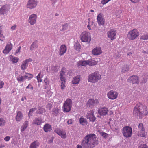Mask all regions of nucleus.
I'll use <instances>...</instances> for the list:
<instances>
[{"mask_svg": "<svg viewBox=\"0 0 148 148\" xmlns=\"http://www.w3.org/2000/svg\"><path fill=\"white\" fill-rule=\"evenodd\" d=\"M87 65V61H81L77 62V66L80 67V66H86Z\"/></svg>", "mask_w": 148, "mask_h": 148, "instance_id": "29", "label": "nucleus"}, {"mask_svg": "<svg viewBox=\"0 0 148 148\" xmlns=\"http://www.w3.org/2000/svg\"><path fill=\"white\" fill-rule=\"evenodd\" d=\"M31 86V85L30 84H29L28 85V86H27L26 87V89L30 88Z\"/></svg>", "mask_w": 148, "mask_h": 148, "instance_id": "64", "label": "nucleus"}, {"mask_svg": "<svg viewBox=\"0 0 148 148\" xmlns=\"http://www.w3.org/2000/svg\"><path fill=\"white\" fill-rule=\"evenodd\" d=\"M32 60L31 58H29L28 59H26L25 61H23L25 62L26 64H27L29 62H31Z\"/></svg>", "mask_w": 148, "mask_h": 148, "instance_id": "51", "label": "nucleus"}, {"mask_svg": "<svg viewBox=\"0 0 148 148\" xmlns=\"http://www.w3.org/2000/svg\"><path fill=\"white\" fill-rule=\"evenodd\" d=\"M79 122L80 124L82 125H85L87 123V121L86 119L81 117L79 119Z\"/></svg>", "mask_w": 148, "mask_h": 148, "instance_id": "35", "label": "nucleus"}, {"mask_svg": "<svg viewBox=\"0 0 148 148\" xmlns=\"http://www.w3.org/2000/svg\"><path fill=\"white\" fill-rule=\"evenodd\" d=\"M67 50V48L64 45H62L60 47L59 50V54L62 56L65 53Z\"/></svg>", "mask_w": 148, "mask_h": 148, "instance_id": "20", "label": "nucleus"}, {"mask_svg": "<svg viewBox=\"0 0 148 148\" xmlns=\"http://www.w3.org/2000/svg\"><path fill=\"white\" fill-rule=\"evenodd\" d=\"M28 126V122L27 121H25L23 123V125L22 126L21 131V132L24 131L26 128Z\"/></svg>", "mask_w": 148, "mask_h": 148, "instance_id": "33", "label": "nucleus"}, {"mask_svg": "<svg viewBox=\"0 0 148 148\" xmlns=\"http://www.w3.org/2000/svg\"><path fill=\"white\" fill-rule=\"evenodd\" d=\"M25 79V76L20 75L17 78V80L18 82H23Z\"/></svg>", "mask_w": 148, "mask_h": 148, "instance_id": "37", "label": "nucleus"}, {"mask_svg": "<svg viewBox=\"0 0 148 148\" xmlns=\"http://www.w3.org/2000/svg\"><path fill=\"white\" fill-rule=\"evenodd\" d=\"M4 85V82L3 81H1L0 83V88H2Z\"/></svg>", "mask_w": 148, "mask_h": 148, "instance_id": "59", "label": "nucleus"}, {"mask_svg": "<svg viewBox=\"0 0 148 148\" xmlns=\"http://www.w3.org/2000/svg\"><path fill=\"white\" fill-rule=\"evenodd\" d=\"M102 53L101 49L99 47H96L92 50V53L94 55H98L101 54Z\"/></svg>", "mask_w": 148, "mask_h": 148, "instance_id": "21", "label": "nucleus"}, {"mask_svg": "<svg viewBox=\"0 0 148 148\" xmlns=\"http://www.w3.org/2000/svg\"><path fill=\"white\" fill-rule=\"evenodd\" d=\"M67 123L68 124H72V119H70L67 121Z\"/></svg>", "mask_w": 148, "mask_h": 148, "instance_id": "58", "label": "nucleus"}, {"mask_svg": "<svg viewBox=\"0 0 148 148\" xmlns=\"http://www.w3.org/2000/svg\"><path fill=\"white\" fill-rule=\"evenodd\" d=\"M9 60L12 62L13 63H16L18 61V58L17 57L13 56L12 55L9 56Z\"/></svg>", "mask_w": 148, "mask_h": 148, "instance_id": "28", "label": "nucleus"}, {"mask_svg": "<svg viewBox=\"0 0 148 148\" xmlns=\"http://www.w3.org/2000/svg\"><path fill=\"white\" fill-rule=\"evenodd\" d=\"M45 110L44 108H39L38 110L36 111L37 114H41L45 112Z\"/></svg>", "mask_w": 148, "mask_h": 148, "instance_id": "38", "label": "nucleus"}, {"mask_svg": "<svg viewBox=\"0 0 148 148\" xmlns=\"http://www.w3.org/2000/svg\"><path fill=\"white\" fill-rule=\"evenodd\" d=\"M65 68H63L62 70L60 72V80L64 81V79H66L65 78Z\"/></svg>", "mask_w": 148, "mask_h": 148, "instance_id": "24", "label": "nucleus"}, {"mask_svg": "<svg viewBox=\"0 0 148 148\" xmlns=\"http://www.w3.org/2000/svg\"><path fill=\"white\" fill-rule=\"evenodd\" d=\"M68 27V25L67 24H65L62 26V27L61 31H64L67 29Z\"/></svg>", "mask_w": 148, "mask_h": 148, "instance_id": "47", "label": "nucleus"}, {"mask_svg": "<svg viewBox=\"0 0 148 148\" xmlns=\"http://www.w3.org/2000/svg\"><path fill=\"white\" fill-rule=\"evenodd\" d=\"M138 148H147V147L145 144H144V145H141Z\"/></svg>", "mask_w": 148, "mask_h": 148, "instance_id": "52", "label": "nucleus"}, {"mask_svg": "<svg viewBox=\"0 0 148 148\" xmlns=\"http://www.w3.org/2000/svg\"><path fill=\"white\" fill-rule=\"evenodd\" d=\"M108 111L107 108L103 107L99 108L98 110V113L101 115H106L107 114Z\"/></svg>", "mask_w": 148, "mask_h": 148, "instance_id": "18", "label": "nucleus"}, {"mask_svg": "<svg viewBox=\"0 0 148 148\" xmlns=\"http://www.w3.org/2000/svg\"><path fill=\"white\" fill-rule=\"evenodd\" d=\"M94 112L93 110H90L88 112L86 115V118L89 119L90 121L94 122L96 119L94 115Z\"/></svg>", "mask_w": 148, "mask_h": 148, "instance_id": "13", "label": "nucleus"}, {"mask_svg": "<svg viewBox=\"0 0 148 148\" xmlns=\"http://www.w3.org/2000/svg\"><path fill=\"white\" fill-rule=\"evenodd\" d=\"M97 19L98 23L99 25H103L104 24L105 19L102 14H99L97 16Z\"/></svg>", "mask_w": 148, "mask_h": 148, "instance_id": "16", "label": "nucleus"}, {"mask_svg": "<svg viewBox=\"0 0 148 148\" xmlns=\"http://www.w3.org/2000/svg\"><path fill=\"white\" fill-rule=\"evenodd\" d=\"M23 113L21 111H19L17 112L16 116V120L17 122H19L23 119Z\"/></svg>", "mask_w": 148, "mask_h": 148, "instance_id": "19", "label": "nucleus"}, {"mask_svg": "<svg viewBox=\"0 0 148 148\" xmlns=\"http://www.w3.org/2000/svg\"><path fill=\"white\" fill-rule=\"evenodd\" d=\"M8 7L7 5H4L0 9V14H5L8 10Z\"/></svg>", "mask_w": 148, "mask_h": 148, "instance_id": "22", "label": "nucleus"}, {"mask_svg": "<svg viewBox=\"0 0 148 148\" xmlns=\"http://www.w3.org/2000/svg\"><path fill=\"white\" fill-rule=\"evenodd\" d=\"M146 82V80L145 79H143V80L142 82H141V83L142 84H144Z\"/></svg>", "mask_w": 148, "mask_h": 148, "instance_id": "62", "label": "nucleus"}, {"mask_svg": "<svg viewBox=\"0 0 148 148\" xmlns=\"http://www.w3.org/2000/svg\"><path fill=\"white\" fill-rule=\"evenodd\" d=\"M13 45L10 42L7 43L5 49L3 51V53L4 54H8L12 48Z\"/></svg>", "mask_w": 148, "mask_h": 148, "instance_id": "12", "label": "nucleus"}, {"mask_svg": "<svg viewBox=\"0 0 148 148\" xmlns=\"http://www.w3.org/2000/svg\"><path fill=\"white\" fill-rule=\"evenodd\" d=\"M65 80L64 79V81L61 80L62 82L61 84V89L62 90L64 89L65 87Z\"/></svg>", "mask_w": 148, "mask_h": 148, "instance_id": "41", "label": "nucleus"}, {"mask_svg": "<svg viewBox=\"0 0 148 148\" xmlns=\"http://www.w3.org/2000/svg\"><path fill=\"white\" fill-rule=\"evenodd\" d=\"M42 122V119L40 118H36L33 121L32 124L39 125Z\"/></svg>", "mask_w": 148, "mask_h": 148, "instance_id": "23", "label": "nucleus"}, {"mask_svg": "<svg viewBox=\"0 0 148 148\" xmlns=\"http://www.w3.org/2000/svg\"><path fill=\"white\" fill-rule=\"evenodd\" d=\"M36 108H33L30 109L29 113V117L30 116H32L33 112L36 111Z\"/></svg>", "mask_w": 148, "mask_h": 148, "instance_id": "42", "label": "nucleus"}, {"mask_svg": "<svg viewBox=\"0 0 148 148\" xmlns=\"http://www.w3.org/2000/svg\"><path fill=\"white\" fill-rule=\"evenodd\" d=\"M107 95L109 99L114 100L117 98L118 94L114 91L111 90L107 93Z\"/></svg>", "mask_w": 148, "mask_h": 148, "instance_id": "11", "label": "nucleus"}, {"mask_svg": "<svg viewBox=\"0 0 148 148\" xmlns=\"http://www.w3.org/2000/svg\"><path fill=\"white\" fill-rule=\"evenodd\" d=\"M138 129L139 130H145L143 123H140L139 124L138 126Z\"/></svg>", "mask_w": 148, "mask_h": 148, "instance_id": "46", "label": "nucleus"}, {"mask_svg": "<svg viewBox=\"0 0 148 148\" xmlns=\"http://www.w3.org/2000/svg\"><path fill=\"white\" fill-rule=\"evenodd\" d=\"M139 36V32L137 29H134L130 31L127 34V37L130 40H134Z\"/></svg>", "mask_w": 148, "mask_h": 148, "instance_id": "5", "label": "nucleus"}, {"mask_svg": "<svg viewBox=\"0 0 148 148\" xmlns=\"http://www.w3.org/2000/svg\"><path fill=\"white\" fill-rule=\"evenodd\" d=\"M133 113L134 115L142 117L148 114L147 108L145 105L139 103L134 107Z\"/></svg>", "mask_w": 148, "mask_h": 148, "instance_id": "2", "label": "nucleus"}, {"mask_svg": "<svg viewBox=\"0 0 148 148\" xmlns=\"http://www.w3.org/2000/svg\"><path fill=\"white\" fill-rule=\"evenodd\" d=\"M37 18V15L35 14H32L29 16L28 20V22L31 25H33L36 23Z\"/></svg>", "mask_w": 148, "mask_h": 148, "instance_id": "9", "label": "nucleus"}, {"mask_svg": "<svg viewBox=\"0 0 148 148\" xmlns=\"http://www.w3.org/2000/svg\"><path fill=\"white\" fill-rule=\"evenodd\" d=\"M99 141L96 135L91 133L86 135L81 142V145L78 144L77 148H93L98 144Z\"/></svg>", "mask_w": 148, "mask_h": 148, "instance_id": "1", "label": "nucleus"}, {"mask_svg": "<svg viewBox=\"0 0 148 148\" xmlns=\"http://www.w3.org/2000/svg\"><path fill=\"white\" fill-rule=\"evenodd\" d=\"M99 103L98 100L97 99L94 100L93 99H90L86 103V106L87 107H92L93 106Z\"/></svg>", "mask_w": 148, "mask_h": 148, "instance_id": "14", "label": "nucleus"}, {"mask_svg": "<svg viewBox=\"0 0 148 148\" xmlns=\"http://www.w3.org/2000/svg\"><path fill=\"white\" fill-rule=\"evenodd\" d=\"M72 101L70 99H67L64 103L63 108L64 112H68L70 111L72 106Z\"/></svg>", "mask_w": 148, "mask_h": 148, "instance_id": "6", "label": "nucleus"}, {"mask_svg": "<svg viewBox=\"0 0 148 148\" xmlns=\"http://www.w3.org/2000/svg\"><path fill=\"white\" fill-rule=\"evenodd\" d=\"M101 136L104 138L107 137L108 134L104 132H102L101 133Z\"/></svg>", "mask_w": 148, "mask_h": 148, "instance_id": "53", "label": "nucleus"}, {"mask_svg": "<svg viewBox=\"0 0 148 148\" xmlns=\"http://www.w3.org/2000/svg\"><path fill=\"white\" fill-rule=\"evenodd\" d=\"M43 129L45 132H47L50 131L52 130V128L50 125L46 124L44 126Z\"/></svg>", "mask_w": 148, "mask_h": 148, "instance_id": "25", "label": "nucleus"}, {"mask_svg": "<svg viewBox=\"0 0 148 148\" xmlns=\"http://www.w3.org/2000/svg\"><path fill=\"white\" fill-rule=\"evenodd\" d=\"M57 67L55 66H53L52 68V70L54 72H56L58 71L57 69Z\"/></svg>", "mask_w": 148, "mask_h": 148, "instance_id": "55", "label": "nucleus"}, {"mask_svg": "<svg viewBox=\"0 0 148 148\" xmlns=\"http://www.w3.org/2000/svg\"><path fill=\"white\" fill-rule=\"evenodd\" d=\"M137 134L138 136L145 137L146 134L145 132V130H139L137 133Z\"/></svg>", "mask_w": 148, "mask_h": 148, "instance_id": "30", "label": "nucleus"}, {"mask_svg": "<svg viewBox=\"0 0 148 148\" xmlns=\"http://www.w3.org/2000/svg\"><path fill=\"white\" fill-rule=\"evenodd\" d=\"M2 34L1 35L0 34V40L1 41H3V38L2 37Z\"/></svg>", "mask_w": 148, "mask_h": 148, "instance_id": "61", "label": "nucleus"}, {"mask_svg": "<svg viewBox=\"0 0 148 148\" xmlns=\"http://www.w3.org/2000/svg\"><path fill=\"white\" fill-rule=\"evenodd\" d=\"M141 40H147L148 39V33L143 35L140 37Z\"/></svg>", "mask_w": 148, "mask_h": 148, "instance_id": "40", "label": "nucleus"}, {"mask_svg": "<svg viewBox=\"0 0 148 148\" xmlns=\"http://www.w3.org/2000/svg\"><path fill=\"white\" fill-rule=\"evenodd\" d=\"M87 65L90 66H93L97 64V62L95 61L92 60H87Z\"/></svg>", "mask_w": 148, "mask_h": 148, "instance_id": "32", "label": "nucleus"}, {"mask_svg": "<svg viewBox=\"0 0 148 148\" xmlns=\"http://www.w3.org/2000/svg\"><path fill=\"white\" fill-rule=\"evenodd\" d=\"M132 2L136 3L139 2L140 0H130Z\"/></svg>", "mask_w": 148, "mask_h": 148, "instance_id": "60", "label": "nucleus"}, {"mask_svg": "<svg viewBox=\"0 0 148 148\" xmlns=\"http://www.w3.org/2000/svg\"><path fill=\"white\" fill-rule=\"evenodd\" d=\"M21 47L20 46L19 47H18V49L17 50H16V51L15 53V54H17L20 52V51L21 49Z\"/></svg>", "mask_w": 148, "mask_h": 148, "instance_id": "56", "label": "nucleus"}, {"mask_svg": "<svg viewBox=\"0 0 148 148\" xmlns=\"http://www.w3.org/2000/svg\"><path fill=\"white\" fill-rule=\"evenodd\" d=\"M89 22H88V24L87 25V28L89 30H91V28L90 27L93 25V21H90V19H88Z\"/></svg>", "mask_w": 148, "mask_h": 148, "instance_id": "43", "label": "nucleus"}, {"mask_svg": "<svg viewBox=\"0 0 148 148\" xmlns=\"http://www.w3.org/2000/svg\"><path fill=\"white\" fill-rule=\"evenodd\" d=\"M122 132L124 137L127 138L130 137L132 134V129L129 126L124 127L123 128Z\"/></svg>", "mask_w": 148, "mask_h": 148, "instance_id": "7", "label": "nucleus"}, {"mask_svg": "<svg viewBox=\"0 0 148 148\" xmlns=\"http://www.w3.org/2000/svg\"><path fill=\"white\" fill-rule=\"evenodd\" d=\"M27 75H25V79H27L28 80H30L33 77V75L32 74L29 73H26Z\"/></svg>", "mask_w": 148, "mask_h": 148, "instance_id": "39", "label": "nucleus"}, {"mask_svg": "<svg viewBox=\"0 0 148 148\" xmlns=\"http://www.w3.org/2000/svg\"><path fill=\"white\" fill-rule=\"evenodd\" d=\"M54 132L63 138H65L66 137V133L65 131L58 128L55 129Z\"/></svg>", "mask_w": 148, "mask_h": 148, "instance_id": "10", "label": "nucleus"}, {"mask_svg": "<svg viewBox=\"0 0 148 148\" xmlns=\"http://www.w3.org/2000/svg\"><path fill=\"white\" fill-rule=\"evenodd\" d=\"M27 65L23 61V63L21 65V69L22 70H24L27 68Z\"/></svg>", "mask_w": 148, "mask_h": 148, "instance_id": "44", "label": "nucleus"}, {"mask_svg": "<svg viewBox=\"0 0 148 148\" xmlns=\"http://www.w3.org/2000/svg\"><path fill=\"white\" fill-rule=\"evenodd\" d=\"M129 67L126 65H124L122 68V72L124 73L128 71Z\"/></svg>", "mask_w": 148, "mask_h": 148, "instance_id": "34", "label": "nucleus"}, {"mask_svg": "<svg viewBox=\"0 0 148 148\" xmlns=\"http://www.w3.org/2000/svg\"><path fill=\"white\" fill-rule=\"evenodd\" d=\"M80 38L82 42H90L91 40L90 34L87 31L82 32L80 35Z\"/></svg>", "mask_w": 148, "mask_h": 148, "instance_id": "4", "label": "nucleus"}, {"mask_svg": "<svg viewBox=\"0 0 148 148\" xmlns=\"http://www.w3.org/2000/svg\"><path fill=\"white\" fill-rule=\"evenodd\" d=\"M5 123V121L2 118H0V127L3 126Z\"/></svg>", "mask_w": 148, "mask_h": 148, "instance_id": "45", "label": "nucleus"}, {"mask_svg": "<svg viewBox=\"0 0 148 148\" xmlns=\"http://www.w3.org/2000/svg\"><path fill=\"white\" fill-rule=\"evenodd\" d=\"M41 72H40L38 74V76H37V79L38 80V82H40L41 81V79L40 78V75Z\"/></svg>", "mask_w": 148, "mask_h": 148, "instance_id": "49", "label": "nucleus"}, {"mask_svg": "<svg viewBox=\"0 0 148 148\" xmlns=\"http://www.w3.org/2000/svg\"><path fill=\"white\" fill-rule=\"evenodd\" d=\"M17 26L16 25H14L12 26L11 27V29L12 30H14L16 29Z\"/></svg>", "mask_w": 148, "mask_h": 148, "instance_id": "54", "label": "nucleus"}, {"mask_svg": "<svg viewBox=\"0 0 148 148\" xmlns=\"http://www.w3.org/2000/svg\"><path fill=\"white\" fill-rule=\"evenodd\" d=\"M38 47L37 41V40H35L31 45L30 47V49L31 51L35 50L37 49Z\"/></svg>", "mask_w": 148, "mask_h": 148, "instance_id": "27", "label": "nucleus"}, {"mask_svg": "<svg viewBox=\"0 0 148 148\" xmlns=\"http://www.w3.org/2000/svg\"><path fill=\"white\" fill-rule=\"evenodd\" d=\"M60 110L58 108H55L53 112H54V115L56 116H57L58 115L59 112Z\"/></svg>", "mask_w": 148, "mask_h": 148, "instance_id": "48", "label": "nucleus"}, {"mask_svg": "<svg viewBox=\"0 0 148 148\" xmlns=\"http://www.w3.org/2000/svg\"><path fill=\"white\" fill-rule=\"evenodd\" d=\"M39 143L37 141H36L31 144L30 148H37L39 146Z\"/></svg>", "mask_w": 148, "mask_h": 148, "instance_id": "26", "label": "nucleus"}, {"mask_svg": "<svg viewBox=\"0 0 148 148\" xmlns=\"http://www.w3.org/2000/svg\"><path fill=\"white\" fill-rule=\"evenodd\" d=\"M120 56V54L119 53L117 52V53L115 54V55H114V57L116 59H118V58Z\"/></svg>", "mask_w": 148, "mask_h": 148, "instance_id": "50", "label": "nucleus"}, {"mask_svg": "<svg viewBox=\"0 0 148 148\" xmlns=\"http://www.w3.org/2000/svg\"><path fill=\"white\" fill-rule=\"evenodd\" d=\"M101 77L99 73L96 71L89 75L88 81L93 83H96L101 79Z\"/></svg>", "mask_w": 148, "mask_h": 148, "instance_id": "3", "label": "nucleus"}, {"mask_svg": "<svg viewBox=\"0 0 148 148\" xmlns=\"http://www.w3.org/2000/svg\"><path fill=\"white\" fill-rule=\"evenodd\" d=\"M80 80V76H77L74 78L72 82L73 84H78Z\"/></svg>", "mask_w": 148, "mask_h": 148, "instance_id": "31", "label": "nucleus"}, {"mask_svg": "<svg viewBox=\"0 0 148 148\" xmlns=\"http://www.w3.org/2000/svg\"><path fill=\"white\" fill-rule=\"evenodd\" d=\"M116 34V31L114 29H111L107 33L108 37L112 40L116 38L115 36Z\"/></svg>", "mask_w": 148, "mask_h": 148, "instance_id": "15", "label": "nucleus"}, {"mask_svg": "<svg viewBox=\"0 0 148 148\" xmlns=\"http://www.w3.org/2000/svg\"><path fill=\"white\" fill-rule=\"evenodd\" d=\"M75 49L77 51H79L80 49L81 46L78 42H76L74 45Z\"/></svg>", "mask_w": 148, "mask_h": 148, "instance_id": "36", "label": "nucleus"}, {"mask_svg": "<svg viewBox=\"0 0 148 148\" xmlns=\"http://www.w3.org/2000/svg\"><path fill=\"white\" fill-rule=\"evenodd\" d=\"M37 5L36 0H29L26 5L27 8L30 9L35 8Z\"/></svg>", "mask_w": 148, "mask_h": 148, "instance_id": "8", "label": "nucleus"}, {"mask_svg": "<svg viewBox=\"0 0 148 148\" xmlns=\"http://www.w3.org/2000/svg\"><path fill=\"white\" fill-rule=\"evenodd\" d=\"M10 138L9 136H6L5 138L4 139V140L6 141H8L9 140H10Z\"/></svg>", "mask_w": 148, "mask_h": 148, "instance_id": "57", "label": "nucleus"}, {"mask_svg": "<svg viewBox=\"0 0 148 148\" xmlns=\"http://www.w3.org/2000/svg\"><path fill=\"white\" fill-rule=\"evenodd\" d=\"M44 82L45 83L46 85H47L49 84V82L47 80H44Z\"/></svg>", "mask_w": 148, "mask_h": 148, "instance_id": "63", "label": "nucleus"}, {"mask_svg": "<svg viewBox=\"0 0 148 148\" xmlns=\"http://www.w3.org/2000/svg\"><path fill=\"white\" fill-rule=\"evenodd\" d=\"M128 80L132 83L133 84L135 83L138 84L139 82V81L138 79V77L136 75H134L131 76L128 79Z\"/></svg>", "mask_w": 148, "mask_h": 148, "instance_id": "17", "label": "nucleus"}]
</instances>
